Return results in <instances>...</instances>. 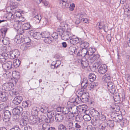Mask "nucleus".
<instances>
[{
  "instance_id": "f257e3e1",
  "label": "nucleus",
  "mask_w": 130,
  "mask_h": 130,
  "mask_svg": "<svg viewBox=\"0 0 130 130\" xmlns=\"http://www.w3.org/2000/svg\"><path fill=\"white\" fill-rule=\"evenodd\" d=\"M77 55H81L82 57L86 59H88L89 58L90 54H89V52L87 51L86 48H83L81 52L77 53Z\"/></svg>"
},
{
  "instance_id": "f03ea898",
  "label": "nucleus",
  "mask_w": 130,
  "mask_h": 130,
  "mask_svg": "<svg viewBox=\"0 0 130 130\" xmlns=\"http://www.w3.org/2000/svg\"><path fill=\"white\" fill-rule=\"evenodd\" d=\"M60 35L61 36L62 39L64 40L69 39L72 36L71 33L70 31L66 30L63 32L62 34Z\"/></svg>"
},
{
  "instance_id": "7ed1b4c3",
  "label": "nucleus",
  "mask_w": 130,
  "mask_h": 130,
  "mask_svg": "<svg viewBox=\"0 0 130 130\" xmlns=\"http://www.w3.org/2000/svg\"><path fill=\"white\" fill-rule=\"evenodd\" d=\"M88 95V93L87 92L83 93L82 91L79 92V96L81 97L83 102L86 103L89 101V96Z\"/></svg>"
},
{
  "instance_id": "20e7f679",
  "label": "nucleus",
  "mask_w": 130,
  "mask_h": 130,
  "mask_svg": "<svg viewBox=\"0 0 130 130\" xmlns=\"http://www.w3.org/2000/svg\"><path fill=\"white\" fill-rule=\"evenodd\" d=\"M64 124L69 130H75L74 123L72 121L70 120L64 122Z\"/></svg>"
},
{
  "instance_id": "39448f33",
  "label": "nucleus",
  "mask_w": 130,
  "mask_h": 130,
  "mask_svg": "<svg viewBox=\"0 0 130 130\" xmlns=\"http://www.w3.org/2000/svg\"><path fill=\"white\" fill-rule=\"evenodd\" d=\"M4 114L3 118V121L5 122L9 121L11 117V113L9 111L6 110L5 111Z\"/></svg>"
},
{
  "instance_id": "423d86ee",
  "label": "nucleus",
  "mask_w": 130,
  "mask_h": 130,
  "mask_svg": "<svg viewBox=\"0 0 130 130\" xmlns=\"http://www.w3.org/2000/svg\"><path fill=\"white\" fill-rule=\"evenodd\" d=\"M23 111V108L20 106H17L14 108L12 112L13 115H20L21 112Z\"/></svg>"
},
{
  "instance_id": "0eeeda50",
  "label": "nucleus",
  "mask_w": 130,
  "mask_h": 130,
  "mask_svg": "<svg viewBox=\"0 0 130 130\" xmlns=\"http://www.w3.org/2000/svg\"><path fill=\"white\" fill-rule=\"evenodd\" d=\"M23 35H17L14 38V40L18 44H20L23 42L24 37H22Z\"/></svg>"
},
{
  "instance_id": "6e6552de",
  "label": "nucleus",
  "mask_w": 130,
  "mask_h": 130,
  "mask_svg": "<svg viewBox=\"0 0 130 130\" xmlns=\"http://www.w3.org/2000/svg\"><path fill=\"white\" fill-rule=\"evenodd\" d=\"M13 84L11 83H5L3 86V87L6 91H9L13 89Z\"/></svg>"
},
{
  "instance_id": "1a4fd4ad",
  "label": "nucleus",
  "mask_w": 130,
  "mask_h": 130,
  "mask_svg": "<svg viewBox=\"0 0 130 130\" xmlns=\"http://www.w3.org/2000/svg\"><path fill=\"white\" fill-rule=\"evenodd\" d=\"M30 122L32 124H34L36 123L39 125L38 122L39 121L38 117L37 116L31 115L29 117Z\"/></svg>"
},
{
  "instance_id": "9d476101",
  "label": "nucleus",
  "mask_w": 130,
  "mask_h": 130,
  "mask_svg": "<svg viewBox=\"0 0 130 130\" xmlns=\"http://www.w3.org/2000/svg\"><path fill=\"white\" fill-rule=\"evenodd\" d=\"M8 95L5 92L0 91V100L3 102H5L8 99Z\"/></svg>"
},
{
  "instance_id": "9b49d317",
  "label": "nucleus",
  "mask_w": 130,
  "mask_h": 130,
  "mask_svg": "<svg viewBox=\"0 0 130 130\" xmlns=\"http://www.w3.org/2000/svg\"><path fill=\"white\" fill-rule=\"evenodd\" d=\"M12 63L11 61H8L2 64L3 68L5 70H9L12 68Z\"/></svg>"
},
{
  "instance_id": "f8f14e48",
  "label": "nucleus",
  "mask_w": 130,
  "mask_h": 130,
  "mask_svg": "<svg viewBox=\"0 0 130 130\" xmlns=\"http://www.w3.org/2000/svg\"><path fill=\"white\" fill-rule=\"evenodd\" d=\"M20 53L17 50H15L13 52L10 53L9 54V58L12 59L15 58L17 57L19 55Z\"/></svg>"
},
{
  "instance_id": "ddd939ff",
  "label": "nucleus",
  "mask_w": 130,
  "mask_h": 130,
  "mask_svg": "<svg viewBox=\"0 0 130 130\" xmlns=\"http://www.w3.org/2000/svg\"><path fill=\"white\" fill-rule=\"evenodd\" d=\"M8 55L6 53H4L0 55V62L4 63L8 58Z\"/></svg>"
},
{
  "instance_id": "4468645a",
  "label": "nucleus",
  "mask_w": 130,
  "mask_h": 130,
  "mask_svg": "<svg viewBox=\"0 0 130 130\" xmlns=\"http://www.w3.org/2000/svg\"><path fill=\"white\" fill-rule=\"evenodd\" d=\"M79 40V39L78 37L74 35H73L70 40V42L72 44H75L79 43V42H80Z\"/></svg>"
},
{
  "instance_id": "2eb2a0df",
  "label": "nucleus",
  "mask_w": 130,
  "mask_h": 130,
  "mask_svg": "<svg viewBox=\"0 0 130 130\" xmlns=\"http://www.w3.org/2000/svg\"><path fill=\"white\" fill-rule=\"evenodd\" d=\"M107 70V68L105 65H101L98 68V71L101 74H104Z\"/></svg>"
},
{
  "instance_id": "dca6fc26",
  "label": "nucleus",
  "mask_w": 130,
  "mask_h": 130,
  "mask_svg": "<svg viewBox=\"0 0 130 130\" xmlns=\"http://www.w3.org/2000/svg\"><path fill=\"white\" fill-rule=\"evenodd\" d=\"M23 100L22 98L20 96L15 97L13 101V103L15 105L19 104Z\"/></svg>"
},
{
  "instance_id": "f3484780",
  "label": "nucleus",
  "mask_w": 130,
  "mask_h": 130,
  "mask_svg": "<svg viewBox=\"0 0 130 130\" xmlns=\"http://www.w3.org/2000/svg\"><path fill=\"white\" fill-rule=\"evenodd\" d=\"M99 55L98 54H94L93 56H91V54H90L89 58L88 59H89L90 62L92 63L94 62L95 60H97L99 57Z\"/></svg>"
},
{
  "instance_id": "a211bd4d",
  "label": "nucleus",
  "mask_w": 130,
  "mask_h": 130,
  "mask_svg": "<svg viewBox=\"0 0 130 130\" xmlns=\"http://www.w3.org/2000/svg\"><path fill=\"white\" fill-rule=\"evenodd\" d=\"M113 97L114 100L117 103H120V95L118 93H113Z\"/></svg>"
},
{
  "instance_id": "6ab92c4d",
  "label": "nucleus",
  "mask_w": 130,
  "mask_h": 130,
  "mask_svg": "<svg viewBox=\"0 0 130 130\" xmlns=\"http://www.w3.org/2000/svg\"><path fill=\"white\" fill-rule=\"evenodd\" d=\"M46 118V117L44 115H40L38 117V124H39V125L40 126L41 125H42L45 122Z\"/></svg>"
},
{
  "instance_id": "aec40b11",
  "label": "nucleus",
  "mask_w": 130,
  "mask_h": 130,
  "mask_svg": "<svg viewBox=\"0 0 130 130\" xmlns=\"http://www.w3.org/2000/svg\"><path fill=\"white\" fill-rule=\"evenodd\" d=\"M64 116L62 114L57 113L55 116V119L57 122H60L62 121Z\"/></svg>"
},
{
  "instance_id": "412c9836",
  "label": "nucleus",
  "mask_w": 130,
  "mask_h": 130,
  "mask_svg": "<svg viewBox=\"0 0 130 130\" xmlns=\"http://www.w3.org/2000/svg\"><path fill=\"white\" fill-rule=\"evenodd\" d=\"M67 0H61L60 1L59 5L63 8H67L69 6L68 4L67 3Z\"/></svg>"
},
{
  "instance_id": "4be33fe9",
  "label": "nucleus",
  "mask_w": 130,
  "mask_h": 130,
  "mask_svg": "<svg viewBox=\"0 0 130 130\" xmlns=\"http://www.w3.org/2000/svg\"><path fill=\"white\" fill-rule=\"evenodd\" d=\"M80 46L82 49L86 48L89 46V43L87 42L82 40L79 42Z\"/></svg>"
},
{
  "instance_id": "5701e85b",
  "label": "nucleus",
  "mask_w": 130,
  "mask_h": 130,
  "mask_svg": "<svg viewBox=\"0 0 130 130\" xmlns=\"http://www.w3.org/2000/svg\"><path fill=\"white\" fill-rule=\"evenodd\" d=\"M69 53L71 55H73L77 52V50L75 47L71 46L69 48Z\"/></svg>"
},
{
  "instance_id": "b1692460",
  "label": "nucleus",
  "mask_w": 130,
  "mask_h": 130,
  "mask_svg": "<svg viewBox=\"0 0 130 130\" xmlns=\"http://www.w3.org/2000/svg\"><path fill=\"white\" fill-rule=\"evenodd\" d=\"M74 101H70V102H68V104H69L70 103H74V102H75L77 104L80 103L81 102H83L81 97L79 96V92L78 93V94L77 96V97L75 99H74Z\"/></svg>"
},
{
  "instance_id": "393cba45",
  "label": "nucleus",
  "mask_w": 130,
  "mask_h": 130,
  "mask_svg": "<svg viewBox=\"0 0 130 130\" xmlns=\"http://www.w3.org/2000/svg\"><path fill=\"white\" fill-rule=\"evenodd\" d=\"M88 61L86 60L85 61L81 60V66L82 68L84 69L86 68H87L88 65V62H89L90 61L89 59H87Z\"/></svg>"
},
{
  "instance_id": "a878e982",
  "label": "nucleus",
  "mask_w": 130,
  "mask_h": 130,
  "mask_svg": "<svg viewBox=\"0 0 130 130\" xmlns=\"http://www.w3.org/2000/svg\"><path fill=\"white\" fill-rule=\"evenodd\" d=\"M90 113L91 114H92V115L95 118H98L100 115L99 112L94 109Z\"/></svg>"
},
{
  "instance_id": "bb28decb",
  "label": "nucleus",
  "mask_w": 130,
  "mask_h": 130,
  "mask_svg": "<svg viewBox=\"0 0 130 130\" xmlns=\"http://www.w3.org/2000/svg\"><path fill=\"white\" fill-rule=\"evenodd\" d=\"M28 122V118H26L25 119L24 118L22 119L20 122V125L23 126L27 124Z\"/></svg>"
},
{
  "instance_id": "cd10ccee",
  "label": "nucleus",
  "mask_w": 130,
  "mask_h": 130,
  "mask_svg": "<svg viewBox=\"0 0 130 130\" xmlns=\"http://www.w3.org/2000/svg\"><path fill=\"white\" fill-rule=\"evenodd\" d=\"M83 124V122H76L74 123L75 129V128H81L82 127V125Z\"/></svg>"
},
{
  "instance_id": "c85d7f7f",
  "label": "nucleus",
  "mask_w": 130,
  "mask_h": 130,
  "mask_svg": "<svg viewBox=\"0 0 130 130\" xmlns=\"http://www.w3.org/2000/svg\"><path fill=\"white\" fill-rule=\"evenodd\" d=\"M13 65L15 68H17L19 67L21 63V61L19 59H15L13 61Z\"/></svg>"
},
{
  "instance_id": "c756f323",
  "label": "nucleus",
  "mask_w": 130,
  "mask_h": 130,
  "mask_svg": "<svg viewBox=\"0 0 130 130\" xmlns=\"http://www.w3.org/2000/svg\"><path fill=\"white\" fill-rule=\"evenodd\" d=\"M22 27L25 30L29 29L31 28V26L29 23H28L23 24L22 25Z\"/></svg>"
},
{
  "instance_id": "7c9ffc66",
  "label": "nucleus",
  "mask_w": 130,
  "mask_h": 130,
  "mask_svg": "<svg viewBox=\"0 0 130 130\" xmlns=\"http://www.w3.org/2000/svg\"><path fill=\"white\" fill-rule=\"evenodd\" d=\"M96 76L93 73L90 74L88 77V79L91 82H93L95 80Z\"/></svg>"
},
{
  "instance_id": "2f4dec72",
  "label": "nucleus",
  "mask_w": 130,
  "mask_h": 130,
  "mask_svg": "<svg viewBox=\"0 0 130 130\" xmlns=\"http://www.w3.org/2000/svg\"><path fill=\"white\" fill-rule=\"evenodd\" d=\"M42 18L41 15L39 14L35 16L34 18V19L35 21L36 22V23H39L40 22Z\"/></svg>"
},
{
  "instance_id": "473e14b6",
  "label": "nucleus",
  "mask_w": 130,
  "mask_h": 130,
  "mask_svg": "<svg viewBox=\"0 0 130 130\" xmlns=\"http://www.w3.org/2000/svg\"><path fill=\"white\" fill-rule=\"evenodd\" d=\"M45 122L47 123H52L53 121L54 118H52L51 116L47 115V117H46Z\"/></svg>"
},
{
  "instance_id": "72a5a7b5",
  "label": "nucleus",
  "mask_w": 130,
  "mask_h": 130,
  "mask_svg": "<svg viewBox=\"0 0 130 130\" xmlns=\"http://www.w3.org/2000/svg\"><path fill=\"white\" fill-rule=\"evenodd\" d=\"M2 36L3 39L2 40V41L3 43L5 45H8L9 44V39L5 37H3V35H2Z\"/></svg>"
},
{
  "instance_id": "f704fd0d",
  "label": "nucleus",
  "mask_w": 130,
  "mask_h": 130,
  "mask_svg": "<svg viewBox=\"0 0 130 130\" xmlns=\"http://www.w3.org/2000/svg\"><path fill=\"white\" fill-rule=\"evenodd\" d=\"M88 80L86 78H84L83 80V81L81 85L82 86H83L84 89H85L88 85Z\"/></svg>"
},
{
  "instance_id": "c9c22d12",
  "label": "nucleus",
  "mask_w": 130,
  "mask_h": 130,
  "mask_svg": "<svg viewBox=\"0 0 130 130\" xmlns=\"http://www.w3.org/2000/svg\"><path fill=\"white\" fill-rule=\"evenodd\" d=\"M83 17V15L82 14L77 16L75 22V23L76 24H78L80 23L81 21V19Z\"/></svg>"
},
{
  "instance_id": "e433bc0d",
  "label": "nucleus",
  "mask_w": 130,
  "mask_h": 130,
  "mask_svg": "<svg viewBox=\"0 0 130 130\" xmlns=\"http://www.w3.org/2000/svg\"><path fill=\"white\" fill-rule=\"evenodd\" d=\"M69 112H70V111L69 108L67 107H62V112L63 114H67Z\"/></svg>"
},
{
  "instance_id": "4c0bfd02",
  "label": "nucleus",
  "mask_w": 130,
  "mask_h": 130,
  "mask_svg": "<svg viewBox=\"0 0 130 130\" xmlns=\"http://www.w3.org/2000/svg\"><path fill=\"white\" fill-rule=\"evenodd\" d=\"M30 45L27 43L22 45L21 46V48L23 51H25L27 49L30 47Z\"/></svg>"
},
{
  "instance_id": "58836bf2",
  "label": "nucleus",
  "mask_w": 130,
  "mask_h": 130,
  "mask_svg": "<svg viewBox=\"0 0 130 130\" xmlns=\"http://www.w3.org/2000/svg\"><path fill=\"white\" fill-rule=\"evenodd\" d=\"M41 37L45 38L51 36L50 33L48 32H42L41 33Z\"/></svg>"
},
{
  "instance_id": "ea45409f",
  "label": "nucleus",
  "mask_w": 130,
  "mask_h": 130,
  "mask_svg": "<svg viewBox=\"0 0 130 130\" xmlns=\"http://www.w3.org/2000/svg\"><path fill=\"white\" fill-rule=\"evenodd\" d=\"M32 115L37 116L38 113V108L36 107H33L31 110Z\"/></svg>"
},
{
  "instance_id": "a19ab883",
  "label": "nucleus",
  "mask_w": 130,
  "mask_h": 130,
  "mask_svg": "<svg viewBox=\"0 0 130 130\" xmlns=\"http://www.w3.org/2000/svg\"><path fill=\"white\" fill-rule=\"evenodd\" d=\"M48 108L47 107L42 106L40 109V111L44 113H47L48 111Z\"/></svg>"
},
{
  "instance_id": "79ce46f5",
  "label": "nucleus",
  "mask_w": 130,
  "mask_h": 130,
  "mask_svg": "<svg viewBox=\"0 0 130 130\" xmlns=\"http://www.w3.org/2000/svg\"><path fill=\"white\" fill-rule=\"evenodd\" d=\"M124 13L126 15V17L128 18L130 17V8L128 7L124 9Z\"/></svg>"
},
{
  "instance_id": "37998d69",
  "label": "nucleus",
  "mask_w": 130,
  "mask_h": 130,
  "mask_svg": "<svg viewBox=\"0 0 130 130\" xmlns=\"http://www.w3.org/2000/svg\"><path fill=\"white\" fill-rule=\"evenodd\" d=\"M33 37L34 38L36 39H39L41 37V33L39 32H35Z\"/></svg>"
},
{
  "instance_id": "c03bdc74",
  "label": "nucleus",
  "mask_w": 130,
  "mask_h": 130,
  "mask_svg": "<svg viewBox=\"0 0 130 130\" xmlns=\"http://www.w3.org/2000/svg\"><path fill=\"white\" fill-rule=\"evenodd\" d=\"M53 40V38L50 37L46 38L44 40V42L47 44L51 43Z\"/></svg>"
},
{
  "instance_id": "a18cd8bd",
  "label": "nucleus",
  "mask_w": 130,
  "mask_h": 130,
  "mask_svg": "<svg viewBox=\"0 0 130 130\" xmlns=\"http://www.w3.org/2000/svg\"><path fill=\"white\" fill-rule=\"evenodd\" d=\"M58 130H67V128L64 125L60 124L58 126Z\"/></svg>"
},
{
  "instance_id": "49530a36",
  "label": "nucleus",
  "mask_w": 130,
  "mask_h": 130,
  "mask_svg": "<svg viewBox=\"0 0 130 130\" xmlns=\"http://www.w3.org/2000/svg\"><path fill=\"white\" fill-rule=\"evenodd\" d=\"M84 120L86 121H89L91 119L90 116L88 114L84 115L83 117Z\"/></svg>"
},
{
  "instance_id": "de8ad7c7",
  "label": "nucleus",
  "mask_w": 130,
  "mask_h": 130,
  "mask_svg": "<svg viewBox=\"0 0 130 130\" xmlns=\"http://www.w3.org/2000/svg\"><path fill=\"white\" fill-rule=\"evenodd\" d=\"M42 125V129L43 130H48L50 127L48 125L45 123L41 125Z\"/></svg>"
},
{
  "instance_id": "09e8293b",
  "label": "nucleus",
  "mask_w": 130,
  "mask_h": 130,
  "mask_svg": "<svg viewBox=\"0 0 130 130\" xmlns=\"http://www.w3.org/2000/svg\"><path fill=\"white\" fill-rule=\"evenodd\" d=\"M122 119V116L120 115H119L118 116L115 117V118L114 119V120H113L116 122H119L121 121Z\"/></svg>"
},
{
  "instance_id": "8fccbe9b",
  "label": "nucleus",
  "mask_w": 130,
  "mask_h": 130,
  "mask_svg": "<svg viewBox=\"0 0 130 130\" xmlns=\"http://www.w3.org/2000/svg\"><path fill=\"white\" fill-rule=\"evenodd\" d=\"M43 23V26H45L46 25H48L49 24V22L48 20L46 18H44V19L42 20Z\"/></svg>"
},
{
  "instance_id": "3c124183",
  "label": "nucleus",
  "mask_w": 130,
  "mask_h": 130,
  "mask_svg": "<svg viewBox=\"0 0 130 130\" xmlns=\"http://www.w3.org/2000/svg\"><path fill=\"white\" fill-rule=\"evenodd\" d=\"M48 114L47 115V116H51L52 118H54V116L55 117L56 115V112L55 111H51L50 112H48Z\"/></svg>"
},
{
  "instance_id": "603ef678",
  "label": "nucleus",
  "mask_w": 130,
  "mask_h": 130,
  "mask_svg": "<svg viewBox=\"0 0 130 130\" xmlns=\"http://www.w3.org/2000/svg\"><path fill=\"white\" fill-rule=\"evenodd\" d=\"M107 89L108 90H111L110 88L113 86H115L111 82H108L107 83Z\"/></svg>"
},
{
  "instance_id": "864d4df0",
  "label": "nucleus",
  "mask_w": 130,
  "mask_h": 130,
  "mask_svg": "<svg viewBox=\"0 0 130 130\" xmlns=\"http://www.w3.org/2000/svg\"><path fill=\"white\" fill-rule=\"evenodd\" d=\"M21 26V24L20 23L16 22L14 25V28L17 30L18 29L20 28Z\"/></svg>"
},
{
  "instance_id": "5fc2aeb1",
  "label": "nucleus",
  "mask_w": 130,
  "mask_h": 130,
  "mask_svg": "<svg viewBox=\"0 0 130 130\" xmlns=\"http://www.w3.org/2000/svg\"><path fill=\"white\" fill-rule=\"evenodd\" d=\"M107 126L109 125L110 127H113L114 126V122L112 120H109L107 121Z\"/></svg>"
},
{
  "instance_id": "6e6d98bb",
  "label": "nucleus",
  "mask_w": 130,
  "mask_h": 130,
  "mask_svg": "<svg viewBox=\"0 0 130 130\" xmlns=\"http://www.w3.org/2000/svg\"><path fill=\"white\" fill-rule=\"evenodd\" d=\"M58 33L56 32H54L52 35V38L54 39H57L58 38Z\"/></svg>"
},
{
  "instance_id": "4d7b16f0",
  "label": "nucleus",
  "mask_w": 130,
  "mask_h": 130,
  "mask_svg": "<svg viewBox=\"0 0 130 130\" xmlns=\"http://www.w3.org/2000/svg\"><path fill=\"white\" fill-rule=\"evenodd\" d=\"M29 105L28 102L26 101H23L22 103V106L25 108H27L29 106Z\"/></svg>"
},
{
  "instance_id": "13d9d810",
  "label": "nucleus",
  "mask_w": 130,
  "mask_h": 130,
  "mask_svg": "<svg viewBox=\"0 0 130 130\" xmlns=\"http://www.w3.org/2000/svg\"><path fill=\"white\" fill-rule=\"evenodd\" d=\"M12 117L13 121H18L19 120V115H13Z\"/></svg>"
},
{
  "instance_id": "bf43d9fd",
  "label": "nucleus",
  "mask_w": 130,
  "mask_h": 130,
  "mask_svg": "<svg viewBox=\"0 0 130 130\" xmlns=\"http://www.w3.org/2000/svg\"><path fill=\"white\" fill-rule=\"evenodd\" d=\"M97 25L99 26L98 28L99 29H104V25L102 23L99 22L97 23Z\"/></svg>"
},
{
  "instance_id": "052dcab7",
  "label": "nucleus",
  "mask_w": 130,
  "mask_h": 130,
  "mask_svg": "<svg viewBox=\"0 0 130 130\" xmlns=\"http://www.w3.org/2000/svg\"><path fill=\"white\" fill-rule=\"evenodd\" d=\"M107 124L106 123L103 124L101 126V130H105L107 128Z\"/></svg>"
},
{
  "instance_id": "680f3d73",
  "label": "nucleus",
  "mask_w": 130,
  "mask_h": 130,
  "mask_svg": "<svg viewBox=\"0 0 130 130\" xmlns=\"http://www.w3.org/2000/svg\"><path fill=\"white\" fill-rule=\"evenodd\" d=\"M59 61H56L55 62L53 61L52 62V66L51 67L52 68L54 69L55 68V66H56L57 64V62H60Z\"/></svg>"
},
{
  "instance_id": "e2e57ef3",
  "label": "nucleus",
  "mask_w": 130,
  "mask_h": 130,
  "mask_svg": "<svg viewBox=\"0 0 130 130\" xmlns=\"http://www.w3.org/2000/svg\"><path fill=\"white\" fill-rule=\"evenodd\" d=\"M24 30H25L23 29L22 27L21 28L20 27L17 30L18 33L20 34V35H22V34L24 32Z\"/></svg>"
},
{
  "instance_id": "0e129e2a",
  "label": "nucleus",
  "mask_w": 130,
  "mask_h": 130,
  "mask_svg": "<svg viewBox=\"0 0 130 130\" xmlns=\"http://www.w3.org/2000/svg\"><path fill=\"white\" fill-rule=\"evenodd\" d=\"M68 114V117L69 118V119H72L74 116V115L73 113V112H72V113L70 111V112H69V113Z\"/></svg>"
},
{
  "instance_id": "69168bd1",
  "label": "nucleus",
  "mask_w": 130,
  "mask_h": 130,
  "mask_svg": "<svg viewBox=\"0 0 130 130\" xmlns=\"http://www.w3.org/2000/svg\"><path fill=\"white\" fill-rule=\"evenodd\" d=\"M98 118L101 121H104L106 119L105 116L102 115L101 116L100 115L99 117Z\"/></svg>"
},
{
  "instance_id": "338daca9",
  "label": "nucleus",
  "mask_w": 130,
  "mask_h": 130,
  "mask_svg": "<svg viewBox=\"0 0 130 130\" xmlns=\"http://www.w3.org/2000/svg\"><path fill=\"white\" fill-rule=\"evenodd\" d=\"M111 91H110L109 90H108L109 92L112 94H113L115 93L116 91V89L115 88V86H113V87H111Z\"/></svg>"
},
{
  "instance_id": "774afa93",
  "label": "nucleus",
  "mask_w": 130,
  "mask_h": 130,
  "mask_svg": "<svg viewBox=\"0 0 130 130\" xmlns=\"http://www.w3.org/2000/svg\"><path fill=\"white\" fill-rule=\"evenodd\" d=\"M87 129V130H98L95 127H93L91 126H88Z\"/></svg>"
}]
</instances>
